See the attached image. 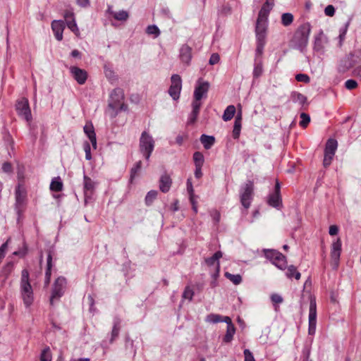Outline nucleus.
I'll return each instance as SVG.
<instances>
[{
  "mask_svg": "<svg viewBox=\"0 0 361 361\" xmlns=\"http://www.w3.org/2000/svg\"><path fill=\"white\" fill-rule=\"evenodd\" d=\"M271 8L264 4L258 13L257 21L267 23L269 13Z\"/></svg>",
  "mask_w": 361,
  "mask_h": 361,
  "instance_id": "28",
  "label": "nucleus"
},
{
  "mask_svg": "<svg viewBox=\"0 0 361 361\" xmlns=\"http://www.w3.org/2000/svg\"><path fill=\"white\" fill-rule=\"evenodd\" d=\"M242 123L234 122L232 135L234 139H238L240 134Z\"/></svg>",
  "mask_w": 361,
  "mask_h": 361,
  "instance_id": "47",
  "label": "nucleus"
},
{
  "mask_svg": "<svg viewBox=\"0 0 361 361\" xmlns=\"http://www.w3.org/2000/svg\"><path fill=\"white\" fill-rule=\"evenodd\" d=\"M20 293L25 305L28 307L33 302V290L29 280V272L23 269L21 272Z\"/></svg>",
  "mask_w": 361,
  "mask_h": 361,
  "instance_id": "1",
  "label": "nucleus"
},
{
  "mask_svg": "<svg viewBox=\"0 0 361 361\" xmlns=\"http://www.w3.org/2000/svg\"><path fill=\"white\" fill-rule=\"evenodd\" d=\"M349 54L350 56H352L354 64L361 62V49H357L353 53H350Z\"/></svg>",
  "mask_w": 361,
  "mask_h": 361,
  "instance_id": "51",
  "label": "nucleus"
},
{
  "mask_svg": "<svg viewBox=\"0 0 361 361\" xmlns=\"http://www.w3.org/2000/svg\"><path fill=\"white\" fill-rule=\"evenodd\" d=\"M70 72L78 84L83 85L86 82L87 73L84 69H81L77 66H71L70 68Z\"/></svg>",
  "mask_w": 361,
  "mask_h": 361,
  "instance_id": "12",
  "label": "nucleus"
},
{
  "mask_svg": "<svg viewBox=\"0 0 361 361\" xmlns=\"http://www.w3.org/2000/svg\"><path fill=\"white\" fill-rule=\"evenodd\" d=\"M200 140L203 145L204 149H209L215 142V137L212 135L202 134L200 136Z\"/></svg>",
  "mask_w": 361,
  "mask_h": 361,
  "instance_id": "27",
  "label": "nucleus"
},
{
  "mask_svg": "<svg viewBox=\"0 0 361 361\" xmlns=\"http://www.w3.org/2000/svg\"><path fill=\"white\" fill-rule=\"evenodd\" d=\"M171 85L169 89V94L173 100H178L182 89L181 78L178 74H173L171 78Z\"/></svg>",
  "mask_w": 361,
  "mask_h": 361,
  "instance_id": "8",
  "label": "nucleus"
},
{
  "mask_svg": "<svg viewBox=\"0 0 361 361\" xmlns=\"http://www.w3.org/2000/svg\"><path fill=\"white\" fill-rule=\"evenodd\" d=\"M66 279L63 276H59L55 280L49 299L51 305H54V301L59 300V299L63 295L66 288Z\"/></svg>",
  "mask_w": 361,
  "mask_h": 361,
  "instance_id": "6",
  "label": "nucleus"
},
{
  "mask_svg": "<svg viewBox=\"0 0 361 361\" xmlns=\"http://www.w3.org/2000/svg\"><path fill=\"white\" fill-rule=\"evenodd\" d=\"M121 319L118 317H115L113 322V328L111 334L110 343H113L114 341L118 338L121 330Z\"/></svg>",
  "mask_w": 361,
  "mask_h": 361,
  "instance_id": "19",
  "label": "nucleus"
},
{
  "mask_svg": "<svg viewBox=\"0 0 361 361\" xmlns=\"http://www.w3.org/2000/svg\"><path fill=\"white\" fill-rule=\"evenodd\" d=\"M293 16L290 13H285L281 16L282 24L285 26H288L293 23Z\"/></svg>",
  "mask_w": 361,
  "mask_h": 361,
  "instance_id": "41",
  "label": "nucleus"
},
{
  "mask_svg": "<svg viewBox=\"0 0 361 361\" xmlns=\"http://www.w3.org/2000/svg\"><path fill=\"white\" fill-rule=\"evenodd\" d=\"M210 84L207 81H204L202 78L198 79L194 91L193 102H200L201 99L207 93Z\"/></svg>",
  "mask_w": 361,
  "mask_h": 361,
  "instance_id": "9",
  "label": "nucleus"
},
{
  "mask_svg": "<svg viewBox=\"0 0 361 361\" xmlns=\"http://www.w3.org/2000/svg\"><path fill=\"white\" fill-rule=\"evenodd\" d=\"M107 11L113 16L114 19L119 21H126L129 17V14L126 11L121 10L119 11H114L111 10V6H109Z\"/></svg>",
  "mask_w": 361,
  "mask_h": 361,
  "instance_id": "24",
  "label": "nucleus"
},
{
  "mask_svg": "<svg viewBox=\"0 0 361 361\" xmlns=\"http://www.w3.org/2000/svg\"><path fill=\"white\" fill-rule=\"evenodd\" d=\"M295 79L298 82H302L305 83H308L310 81V77L307 74L299 73L295 75Z\"/></svg>",
  "mask_w": 361,
  "mask_h": 361,
  "instance_id": "53",
  "label": "nucleus"
},
{
  "mask_svg": "<svg viewBox=\"0 0 361 361\" xmlns=\"http://www.w3.org/2000/svg\"><path fill=\"white\" fill-rule=\"evenodd\" d=\"M84 150L85 152V159L87 160H90L92 159L91 148L90 144L87 142L84 144Z\"/></svg>",
  "mask_w": 361,
  "mask_h": 361,
  "instance_id": "59",
  "label": "nucleus"
},
{
  "mask_svg": "<svg viewBox=\"0 0 361 361\" xmlns=\"http://www.w3.org/2000/svg\"><path fill=\"white\" fill-rule=\"evenodd\" d=\"M348 25H349V22H347L342 27L340 28L339 30V39H340V45H341L342 44V42L345 39V34L347 32V30H348Z\"/></svg>",
  "mask_w": 361,
  "mask_h": 361,
  "instance_id": "49",
  "label": "nucleus"
},
{
  "mask_svg": "<svg viewBox=\"0 0 361 361\" xmlns=\"http://www.w3.org/2000/svg\"><path fill=\"white\" fill-rule=\"evenodd\" d=\"M54 251L51 249L47 250V267L46 268L52 269V257H53Z\"/></svg>",
  "mask_w": 361,
  "mask_h": 361,
  "instance_id": "56",
  "label": "nucleus"
},
{
  "mask_svg": "<svg viewBox=\"0 0 361 361\" xmlns=\"http://www.w3.org/2000/svg\"><path fill=\"white\" fill-rule=\"evenodd\" d=\"M300 116L301 118L300 126L302 128H306L310 122V116L306 113H301Z\"/></svg>",
  "mask_w": 361,
  "mask_h": 361,
  "instance_id": "46",
  "label": "nucleus"
},
{
  "mask_svg": "<svg viewBox=\"0 0 361 361\" xmlns=\"http://www.w3.org/2000/svg\"><path fill=\"white\" fill-rule=\"evenodd\" d=\"M154 148V139L146 131H143L140 138L139 150L147 161H149Z\"/></svg>",
  "mask_w": 361,
  "mask_h": 361,
  "instance_id": "4",
  "label": "nucleus"
},
{
  "mask_svg": "<svg viewBox=\"0 0 361 361\" xmlns=\"http://www.w3.org/2000/svg\"><path fill=\"white\" fill-rule=\"evenodd\" d=\"M40 361H51V355L49 347L42 350L40 355Z\"/></svg>",
  "mask_w": 361,
  "mask_h": 361,
  "instance_id": "48",
  "label": "nucleus"
},
{
  "mask_svg": "<svg viewBox=\"0 0 361 361\" xmlns=\"http://www.w3.org/2000/svg\"><path fill=\"white\" fill-rule=\"evenodd\" d=\"M158 195V192L157 190H150L147 192L145 196V202L147 206H149L152 204L154 200L157 198Z\"/></svg>",
  "mask_w": 361,
  "mask_h": 361,
  "instance_id": "37",
  "label": "nucleus"
},
{
  "mask_svg": "<svg viewBox=\"0 0 361 361\" xmlns=\"http://www.w3.org/2000/svg\"><path fill=\"white\" fill-rule=\"evenodd\" d=\"M68 27L76 35H79V29L77 26L75 18L68 20V21L66 22Z\"/></svg>",
  "mask_w": 361,
  "mask_h": 361,
  "instance_id": "42",
  "label": "nucleus"
},
{
  "mask_svg": "<svg viewBox=\"0 0 361 361\" xmlns=\"http://www.w3.org/2000/svg\"><path fill=\"white\" fill-rule=\"evenodd\" d=\"M15 195H16V204H15L16 210L18 214L20 215L22 212V207L24 204L25 199V191L24 190L21 189L20 184H18L16 188Z\"/></svg>",
  "mask_w": 361,
  "mask_h": 361,
  "instance_id": "13",
  "label": "nucleus"
},
{
  "mask_svg": "<svg viewBox=\"0 0 361 361\" xmlns=\"http://www.w3.org/2000/svg\"><path fill=\"white\" fill-rule=\"evenodd\" d=\"M265 44L262 43H257L256 50H255V57L256 59L258 56H260L263 54L264 47Z\"/></svg>",
  "mask_w": 361,
  "mask_h": 361,
  "instance_id": "60",
  "label": "nucleus"
},
{
  "mask_svg": "<svg viewBox=\"0 0 361 361\" xmlns=\"http://www.w3.org/2000/svg\"><path fill=\"white\" fill-rule=\"evenodd\" d=\"M63 185L59 176L52 179L50 184V190L54 192H61L63 190Z\"/></svg>",
  "mask_w": 361,
  "mask_h": 361,
  "instance_id": "29",
  "label": "nucleus"
},
{
  "mask_svg": "<svg viewBox=\"0 0 361 361\" xmlns=\"http://www.w3.org/2000/svg\"><path fill=\"white\" fill-rule=\"evenodd\" d=\"M286 276L288 278L291 279L294 277L296 280H299L300 279L301 274L299 271H297V269L293 265H290L287 267Z\"/></svg>",
  "mask_w": 361,
  "mask_h": 361,
  "instance_id": "34",
  "label": "nucleus"
},
{
  "mask_svg": "<svg viewBox=\"0 0 361 361\" xmlns=\"http://www.w3.org/2000/svg\"><path fill=\"white\" fill-rule=\"evenodd\" d=\"M334 155L329 154L326 153H324V157L323 160V165L325 168L328 167L331 165V161L334 158Z\"/></svg>",
  "mask_w": 361,
  "mask_h": 361,
  "instance_id": "57",
  "label": "nucleus"
},
{
  "mask_svg": "<svg viewBox=\"0 0 361 361\" xmlns=\"http://www.w3.org/2000/svg\"><path fill=\"white\" fill-rule=\"evenodd\" d=\"M16 109L19 116L27 122L31 121L32 114L27 99L23 97L18 100L16 104Z\"/></svg>",
  "mask_w": 361,
  "mask_h": 361,
  "instance_id": "7",
  "label": "nucleus"
},
{
  "mask_svg": "<svg viewBox=\"0 0 361 361\" xmlns=\"http://www.w3.org/2000/svg\"><path fill=\"white\" fill-rule=\"evenodd\" d=\"M193 161L195 164V166H203L204 163V157L202 152H195L193 154Z\"/></svg>",
  "mask_w": 361,
  "mask_h": 361,
  "instance_id": "35",
  "label": "nucleus"
},
{
  "mask_svg": "<svg viewBox=\"0 0 361 361\" xmlns=\"http://www.w3.org/2000/svg\"><path fill=\"white\" fill-rule=\"evenodd\" d=\"M345 87L346 89L351 90L357 87V82L355 80L349 79L345 82Z\"/></svg>",
  "mask_w": 361,
  "mask_h": 361,
  "instance_id": "54",
  "label": "nucleus"
},
{
  "mask_svg": "<svg viewBox=\"0 0 361 361\" xmlns=\"http://www.w3.org/2000/svg\"><path fill=\"white\" fill-rule=\"evenodd\" d=\"M142 168V161H137L135 165L130 169V181L137 176Z\"/></svg>",
  "mask_w": 361,
  "mask_h": 361,
  "instance_id": "36",
  "label": "nucleus"
},
{
  "mask_svg": "<svg viewBox=\"0 0 361 361\" xmlns=\"http://www.w3.org/2000/svg\"><path fill=\"white\" fill-rule=\"evenodd\" d=\"M338 147V142L336 140L330 138L327 140L324 149V153L335 155Z\"/></svg>",
  "mask_w": 361,
  "mask_h": 361,
  "instance_id": "26",
  "label": "nucleus"
},
{
  "mask_svg": "<svg viewBox=\"0 0 361 361\" xmlns=\"http://www.w3.org/2000/svg\"><path fill=\"white\" fill-rule=\"evenodd\" d=\"M290 98L293 102H298L300 105L305 104L307 102V97L298 92H293Z\"/></svg>",
  "mask_w": 361,
  "mask_h": 361,
  "instance_id": "33",
  "label": "nucleus"
},
{
  "mask_svg": "<svg viewBox=\"0 0 361 361\" xmlns=\"http://www.w3.org/2000/svg\"><path fill=\"white\" fill-rule=\"evenodd\" d=\"M310 31L311 25L309 23H304L298 28L291 41L295 48L302 50L307 46Z\"/></svg>",
  "mask_w": 361,
  "mask_h": 361,
  "instance_id": "2",
  "label": "nucleus"
},
{
  "mask_svg": "<svg viewBox=\"0 0 361 361\" xmlns=\"http://www.w3.org/2000/svg\"><path fill=\"white\" fill-rule=\"evenodd\" d=\"M341 252V240L338 238L335 242L333 243L331 246V258L335 261H338Z\"/></svg>",
  "mask_w": 361,
  "mask_h": 361,
  "instance_id": "20",
  "label": "nucleus"
},
{
  "mask_svg": "<svg viewBox=\"0 0 361 361\" xmlns=\"http://www.w3.org/2000/svg\"><path fill=\"white\" fill-rule=\"evenodd\" d=\"M201 102H192V110L189 116V123H193L197 121V116L199 115V112L201 108Z\"/></svg>",
  "mask_w": 361,
  "mask_h": 361,
  "instance_id": "23",
  "label": "nucleus"
},
{
  "mask_svg": "<svg viewBox=\"0 0 361 361\" xmlns=\"http://www.w3.org/2000/svg\"><path fill=\"white\" fill-rule=\"evenodd\" d=\"M326 16L332 17L335 13V8L332 5H328L324 9Z\"/></svg>",
  "mask_w": 361,
  "mask_h": 361,
  "instance_id": "62",
  "label": "nucleus"
},
{
  "mask_svg": "<svg viewBox=\"0 0 361 361\" xmlns=\"http://www.w3.org/2000/svg\"><path fill=\"white\" fill-rule=\"evenodd\" d=\"M278 257L274 261V264L281 270H284L287 267L286 257L282 253L276 254Z\"/></svg>",
  "mask_w": 361,
  "mask_h": 361,
  "instance_id": "30",
  "label": "nucleus"
},
{
  "mask_svg": "<svg viewBox=\"0 0 361 361\" xmlns=\"http://www.w3.org/2000/svg\"><path fill=\"white\" fill-rule=\"evenodd\" d=\"M317 324V306L314 300H311L309 310V329L310 335H314L316 331Z\"/></svg>",
  "mask_w": 361,
  "mask_h": 361,
  "instance_id": "10",
  "label": "nucleus"
},
{
  "mask_svg": "<svg viewBox=\"0 0 361 361\" xmlns=\"http://www.w3.org/2000/svg\"><path fill=\"white\" fill-rule=\"evenodd\" d=\"M180 59L182 62L188 66L192 59V48L188 44H183L180 49Z\"/></svg>",
  "mask_w": 361,
  "mask_h": 361,
  "instance_id": "16",
  "label": "nucleus"
},
{
  "mask_svg": "<svg viewBox=\"0 0 361 361\" xmlns=\"http://www.w3.org/2000/svg\"><path fill=\"white\" fill-rule=\"evenodd\" d=\"M224 321L227 324V327L226 334L223 338V341L228 343L233 340V336L235 333V327L232 323V320L229 317H226Z\"/></svg>",
  "mask_w": 361,
  "mask_h": 361,
  "instance_id": "15",
  "label": "nucleus"
},
{
  "mask_svg": "<svg viewBox=\"0 0 361 361\" xmlns=\"http://www.w3.org/2000/svg\"><path fill=\"white\" fill-rule=\"evenodd\" d=\"M2 171L4 173H10L13 171V167L10 162L6 161L2 164Z\"/></svg>",
  "mask_w": 361,
  "mask_h": 361,
  "instance_id": "61",
  "label": "nucleus"
},
{
  "mask_svg": "<svg viewBox=\"0 0 361 361\" xmlns=\"http://www.w3.org/2000/svg\"><path fill=\"white\" fill-rule=\"evenodd\" d=\"M353 59L350 54L345 56L343 59L340 61L338 71L340 73H344L354 66Z\"/></svg>",
  "mask_w": 361,
  "mask_h": 361,
  "instance_id": "17",
  "label": "nucleus"
},
{
  "mask_svg": "<svg viewBox=\"0 0 361 361\" xmlns=\"http://www.w3.org/2000/svg\"><path fill=\"white\" fill-rule=\"evenodd\" d=\"M263 72L262 63V62H259L255 63L254 70H253V77L255 78H258L262 75Z\"/></svg>",
  "mask_w": 361,
  "mask_h": 361,
  "instance_id": "44",
  "label": "nucleus"
},
{
  "mask_svg": "<svg viewBox=\"0 0 361 361\" xmlns=\"http://www.w3.org/2000/svg\"><path fill=\"white\" fill-rule=\"evenodd\" d=\"M281 252L274 250H264V255L265 257L272 262L274 264V261L278 257V255L276 254H280Z\"/></svg>",
  "mask_w": 361,
  "mask_h": 361,
  "instance_id": "40",
  "label": "nucleus"
},
{
  "mask_svg": "<svg viewBox=\"0 0 361 361\" xmlns=\"http://www.w3.org/2000/svg\"><path fill=\"white\" fill-rule=\"evenodd\" d=\"M146 32L148 35H154L155 37H158L160 35V30L159 27L155 25H148L146 30Z\"/></svg>",
  "mask_w": 361,
  "mask_h": 361,
  "instance_id": "45",
  "label": "nucleus"
},
{
  "mask_svg": "<svg viewBox=\"0 0 361 361\" xmlns=\"http://www.w3.org/2000/svg\"><path fill=\"white\" fill-rule=\"evenodd\" d=\"M267 203L269 206L275 208H279L282 205V199L281 194L271 193L269 195Z\"/></svg>",
  "mask_w": 361,
  "mask_h": 361,
  "instance_id": "22",
  "label": "nucleus"
},
{
  "mask_svg": "<svg viewBox=\"0 0 361 361\" xmlns=\"http://www.w3.org/2000/svg\"><path fill=\"white\" fill-rule=\"evenodd\" d=\"M210 215H211L214 224H219V222L220 221V218H221L220 212L219 211H217L216 209H214L210 212Z\"/></svg>",
  "mask_w": 361,
  "mask_h": 361,
  "instance_id": "55",
  "label": "nucleus"
},
{
  "mask_svg": "<svg viewBox=\"0 0 361 361\" xmlns=\"http://www.w3.org/2000/svg\"><path fill=\"white\" fill-rule=\"evenodd\" d=\"M84 132L86 134V135L90 139L92 147L94 148L97 147V138H96V133L94 130V127L92 124L90 125H85L83 128Z\"/></svg>",
  "mask_w": 361,
  "mask_h": 361,
  "instance_id": "21",
  "label": "nucleus"
},
{
  "mask_svg": "<svg viewBox=\"0 0 361 361\" xmlns=\"http://www.w3.org/2000/svg\"><path fill=\"white\" fill-rule=\"evenodd\" d=\"M83 183L85 203L87 204L88 200H91V197L94 192V183L90 177L87 176L86 175H84Z\"/></svg>",
  "mask_w": 361,
  "mask_h": 361,
  "instance_id": "11",
  "label": "nucleus"
},
{
  "mask_svg": "<svg viewBox=\"0 0 361 361\" xmlns=\"http://www.w3.org/2000/svg\"><path fill=\"white\" fill-rule=\"evenodd\" d=\"M324 37V32L322 30H320L319 33L317 36L315 37L314 39V48L317 50H319L322 48V39Z\"/></svg>",
  "mask_w": 361,
  "mask_h": 361,
  "instance_id": "43",
  "label": "nucleus"
},
{
  "mask_svg": "<svg viewBox=\"0 0 361 361\" xmlns=\"http://www.w3.org/2000/svg\"><path fill=\"white\" fill-rule=\"evenodd\" d=\"M254 195V183L252 180H247L241 185L240 189V200L243 207L247 209L251 204Z\"/></svg>",
  "mask_w": 361,
  "mask_h": 361,
  "instance_id": "5",
  "label": "nucleus"
},
{
  "mask_svg": "<svg viewBox=\"0 0 361 361\" xmlns=\"http://www.w3.org/2000/svg\"><path fill=\"white\" fill-rule=\"evenodd\" d=\"M222 256L223 253L221 251H217L211 257L205 259V263L209 267L216 263V270L217 272H219L220 267L219 259L221 258Z\"/></svg>",
  "mask_w": 361,
  "mask_h": 361,
  "instance_id": "25",
  "label": "nucleus"
},
{
  "mask_svg": "<svg viewBox=\"0 0 361 361\" xmlns=\"http://www.w3.org/2000/svg\"><path fill=\"white\" fill-rule=\"evenodd\" d=\"M110 97L111 102L108 106L112 110H116L112 117L116 116L119 111L127 110V105L123 103L124 92L123 89L119 87L115 88L111 93Z\"/></svg>",
  "mask_w": 361,
  "mask_h": 361,
  "instance_id": "3",
  "label": "nucleus"
},
{
  "mask_svg": "<svg viewBox=\"0 0 361 361\" xmlns=\"http://www.w3.org/2000/svg\"><path fill=\"white\" fill-rule=\"evenodd\" d=\"M255 34H267V23L257 21Z\"/></svg>",
  "mask_w": 361,
  "mask_h": 361,
  "instance_id": "38",
  "label": "nucleus"
},
{
  "mask_svg": "<svg viewBox=\"0 0 361 361\" xmlns=\"http://www.w3.org/2000/svg\"><path fill=\"white\" fill-rule=\"evenodd\" d=\"M271 302L274 304L281 303L283 302V298L280 295L276 294V293H274V294L271 295Z\"/></svg>",
  "mask_w": 361,
  "mask_h": 361,
  "instance_id": "63",
  "label": "nucleus"
},
{
  "mask_svg": "<svg viewBox=\"0 0 361 361\" xmlns=\"http://www.w3.org/2000/svg\"><path fill=\"white\" fill-rule=\"evenodd\" d=\"M13 269V263L12 262H8L2 269V274L7 278L11 273Z\"/></svg>",
  "mask_w": 361,
  "mask_h": 361,
  "instance_id": "50",
  "label": "nucleus"
},
{
  "mask_svg": "<svg viewBox=\"0 0 361 361\" xmlns=\"http://www.w3.org/2000/svg\"><path fill=\"white\" fill-rule=\"evenodd\" d=\"M236 110L233 105H229L225 109L222 118L225 121H228L233 118Z\"/></svg>",
  "mask_w": 361,
  "mask_h": 361,
  "instance_id": "32",
  "label": "nucleus"
},
{
  "mask_svg": "<svg viewBox=\"0 0 361 361\" xmlns=\"http://www.w3.org/2000/svg\"><path fill=\"white\" fill-rule=\"evenodd\" d=\"M226 317L227 316H221L220 314L212 313V314H208L206 317L205 321L207 322L212 323V324H216L219 322H225L224 320Z\"/></svg>",
  "mask_w": 361,
  "mask_h": 361,
  "instance_id": "31",
  "label": "nucleus"
},
{
  "mask_svg": "<svg viewBox=\"0 0 361 361\" xmlns=\"http://www.w3.org/2000/svg\"><path fill=\"white\" fill-rule=\"evenodd\" d=\"M219 61H220V56H219V54L214 53L211 55V56L209 58V63L210 65H214V64L218 63L219 62Z\"/></svg>",
  "mask_w": 361,
  "mask_h": 361,
  "instance_id": "58",
  "label": "nucleus"
},
{
  "mask_svg": "<svg viewBox=\"0 0 361 361\" xmlns=\"http://www.w3.org/2000/svg\"><path fill=\"white\" fill-rule=\"evenodd\" d=\"M51 29L58 41L63 39V32L65 29V23L62 20H54L51 22Z\"/></svg>",
  "mask_w": 361,
  "mask_h": 361,
  "instance_id": "14",
  "label": "nucleus"
},
{
  "mask_svg": "<svg viewBox=\"0 0 361 361\" xmlns=\"http://www.w3.org/2000/svg\"><path fill=\"white\" fill-rule=\"evenodd\" d=\"M225 276L231 281H232L235 285H238L242 281V277L240 274H232L228 272H226Z\"/></svg>",
  "mask_w": 361,
  "mask_h": 361,
  "instance_id": "39",
  "label": "nucleus"
},
{
  "mask_svg": "<svg viewBox=\"0 0 361 361\" xmlns=\"http://www.w3.org/2000/svg\"><path fill=\"white\" fill-rule=\"evenodd\" d=\"M244 356L245 361H255L252 353L248 349L244 350Z\"/></svg>",
  "mask_w": 361,
  "mask_h": 361,
  "instance_id": "64",
  "label": "nucleus"
},
{
  "mask_svg": "<svg viewBox=\"0 0 361 361\" xmlns=\"http://www.w3.org/2000/svg\"><path fill=\"white\" fill-rule=\"evenodd\" d=\"M172 180L168 174L164 173L161 176L159 179V189L162 192L166 193L169 192Z\"/></svg>",
  "mask_w": 361,
  "mask_h": 361,
  "instance_id": "18",
  "label": "nucleus"
},
{
  "mask_svg": "<svg viewBox=\"0 0 361 361\" xmlns=\"http://www.w3.org/2000/svg\"><path fill=\"white\" fill-rule=\"evenodd\" d=\"M193 295L194 291L190 287H186L183 293V298L192 300Z\"/></svg>",
  "mask_w": 361,
  "mask_h": 361,
  "instance_id": "52",
  "label": "nucleus"
}]
</instances>
